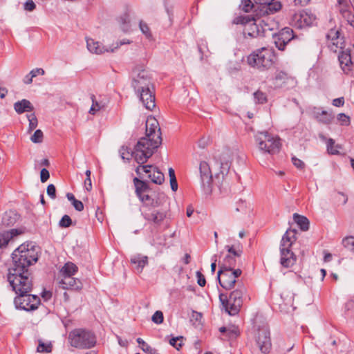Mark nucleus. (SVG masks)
Masks as SVG:
<instances>
[{
  "label": "nucleus",
  "instance_id": "obj_1",
  "mask_svg": "<svg viewBox=\"0 0 354 354\" xmlns=\"http://www.w3.org/2000/svg\"><path fill=\"white\" fill-rule=\"evenodd\" d=\"M162 143L160 127L153 117L146 121V136L141 138L136 145V161L143 164L153 154Z\"/></svg>",
  "mask_w": 354,
  "mask_h": 354
},
{
  "label": "nucleus",
  "instance_id": "obj_2",
  "mask_svg": "<svg viewBox=\"0 0 354 354\" xmlns=\"http://www.w3.org/2000/svg\"><path fill=\"white\" fill-rule=\"evenodd\" d=\"M37 260L38 256L34 250L27 248L24 244L21 245L12 252V263L9 266L8 271L30 272L28 270L29 266L36 263Z\"/></svg>",
  "mask_w": 354,
  "mask_h": 354
},
{
  "label": "nucleus",
  "instance_id": "obj_3",
  "mask_svg": "<svg viewBox=\"0 0 354 354\" xmlns=\"http://www.w3.org/2000/svg\"><path fill=\"white\" fill-rule=\"evenodd\" d=\"M7 281L12 290L17 295V301L24 297L23 293L31 292L33 288L32 277L30 272L8 271Z\"/></svg>",
  "mask_w": 354,
  "mask_h": 354
},
{
  "label": "nucleus",
  "instance_id": "obj_4",
  "mask_svg": "<svg viewBox=\"0 0 354 354\" xmlns=\"http://www.w3.org/2000/svg\"><path fill=\"white\" fill-rule=\"evenodd\" d=\"M246 293V288L242 283H238L237 288L231 292L229 297L221 293L219 299L225 311L230 315H236L239 313L243 305V297Z\"/></svg>",
  "mask_w": 354,
  "mask_h": 354
},
{
  "label": "nucleus",
  "instance_id": "obj_5",
  "mask_svg": "<svg viewBox=\"0 0 354 354\" xmlns=\"http://www.w3.org/2000/svg\"><path fill=\"white\" fill-rule=\"evenodd\" d=\"M68 341L73 347L79 349H88L95 346L96 337L91 330L76 328L69 333Z\"/></svg>",
  "mask_w": 354,
  "mask_h": 354
},
{
  "label": "nucleus",
  "instance_id": "obj_6",
  "mask_svg": "<svg viewBox=\"0 0 354 354\" xmlns=\"http://www.w3.org/2000/svg\"><path fill=\"white\" fill-rule=\"evenodd\" d=\"M275 61L274 50L265 47L257 50L248 57V62L250 66L261 70L270 68Z\"/></svg>",
  "mask_w": 354,
  "mask_h": 354
},
{
  "label": "nucleus",
  "instance_id": "obj_7",
  "mask_svg": "<svg viewBox=\"0 0 354 354\" xmlns=\"http://www.w3.org/2000/svg\"><path fill=\"white\" fill-rule=\"evenodd\" d=\"M259 149L263 153L275 154L281 147V139L268 131L259 132L255 136Z\"/></svg>",
  "mask_w": 354,
  "mask_h": 354
},
{
  "label": "nucleus",
  "instance_id": "obj_8",
  "mask_svg": "<svg viewBox=\"0 0 354 354\" xmlns=\"http://www.w3.org/2000/svg\"><path fill=\"white\" fill-rule=\"evenodd\" d=\"M131 86L136 93L144 89L153 88L152 77L150 73L142 66H136L131 73Z\"/></svg>",
  "mask_w": 354,
  "mask_h": 354
},
{
  "label": "nucleus",
  "instance_id": "obj_9",
  "mask_svg": "<svg viewBox=\"0 0 354 354\" xmlns=\"http://www.w3.org/2000/svg\"><path fill=\"white\" fill-rule=\"evenodd\" d=\"M241 270H226L219 268L217 272V279L219 284L225 290H230L234 287L236 279L241 276Z\"/></svg>",
  "mask_w": 354,
  "mask_h": 354
},
{
  "label": "nucleus",
  "instance_id": "obj_10",
  "mask_svg": "<svg viewBox=\"0 0 354 354\" xmlns=\"http://www.w3.org/2000/svg\"><path fill=\"white\" fill-rule=\"evenodd\" d=\"M23 297L17 302V296L14 298V304L17 309L32 311L37 309L40 304V298L30 292L23 293Z\"/></svg>",
  "mask_w": 354,
  "mask_h": 354
},
{
  "label": "nucleus",
  "instance_id": "obj_11",
  "mask_svg": "<svg viewBox=\"0 0 354 354\" xmlns=\"http://www.w3.org/2000/svg\"><path fill=\"white\" fill-rule=\"evenodd\" d=\"M151 207L142 212V215L145 220L154 226H160L166 218L167 212L163 209H156Z\"/></svg>",
  "mask_w": 354,
  "mask_h": 354
},
{
  "label": "nucleus",
  "instance_id": "obj_12",
  "mask_svg": "<svg viewBox=\"0 0 354 354\" xmlns=\"http://www.w3.org/2000/svg\"><path fill=\"white\" fill-rule=\"evenodd\" d=\"M214 160L218 167L220 169L219 174H216V178H219L222 175V178L226 176L230 170L231 166V155L229 149H225L221 153H216Z\"/></svg>",
  "mask_w": 354,
  "mask_h": 354
},
{
  "label": "nucleus",
  "instance_id": "obj_13",
  "mask_svg": "<svg viewBox=\"0 0 354 354\" xmlns=\"http://www.w3.org/2000/svg\"><path fill=\"white\" fill-rule=\"evenodd\" d=\"M257 344L262 353H268L271 349L270 330L268 326L259 328L256 337Z\"/></svg>",
  "mask_w": 354,
  "mask_h": 354
},
{
  "label": "nucleus",
  "instance_id": "obj_14",
  "mask_svg": "<svg viewBox=\"0 0 354 354\" xmlns=\"http://www.w3.org/2000/svg\"><path fill=\"white\" fill-rule=\"evenodd\" d=\"M139 200L142 203L143 207L145 209L151 207H159L163 205L167 201L168 198L164 193H158L154 197L147 192L138 197Z\"/></svg>",
  "mask_w": 354,
  "mask_h": 354
},
{
  "label": "nucleus",
  "instance_id": "obj_15",
  "mask_svg": "<svg viewBox=\"0 0 354 354\" xmlns=\"http://www.w3.org/2000/svg\"><path fill=\"white\" fill-rule=\"evenodd\" d=\"M315 19L313 14L301 10L292 16L290 24L297 28H302L311 26Z\"/></svg>",
  "mask_w": 354,
  "mask_h": 354
},
{
  "label": "nucleus",
  "instance_id": "obj_16",
  "mask_svg": "<svg viewBox=\"0 0 354 354\" xmlns=\"http://www.w3.org/2000/svg\"><path fill=\"white\" fill-rule=\"evenodd\" d=\"M201 187L203 191L209 194L212 192V174L207 162L201 161L199 165Z\"/></svg>",
  "mask_w": 354,
  "mask_h": 354
},
{
  "label": "nucleus",
  "instance_id": "obj_17",
  "mask_svg": "<svg viewBox=\"0 0 354 354\" xmlns=\"http://www.w3.org/2000/svg\"><path fill=\"white\" fill-rule=\"evenodd\" d=\"M140 171L147 174V178L155 184L161 185L165 180L164 174L156 167H153L152 165H147L139 166L136 169V171L138 175H140Z\"/></svg>",
  "mask_w": 354,
  "mask_h": 354
},
{
  "label": "nucleus",
  "instance_id": "obj_18",
  "mask_svg": "<svg viewBox=\"0 0 354 354\" xmlns=\"http://www.w3.org/2000/svg\"><path fill=\"white\" fill-rule=\"evenodd\" d=\"M257 4H259V13L260 15H272L281 8V4L279 1L274 0H253Z\"/></svg>",
  "mask_w": 354,
  "mask_h": 354
},
{
  "label": "nucleus",
  "instance_id": "obj_19",
  "mask_svg": "<svg viewBox=\"0 0 354 354\" xmlns=\"http://www.w3.org/2000/svg\"><path fill=\"white\" fill-rule=\"evenodd\" d=\"M136 94L147 109L152 110L156 106L154 86L137 92Z\"/></svg>",
  "mask_w": 354,
  "mask_h": 354
},
{
  "label": "nucleus",
  "instance_id": "obj_20",
  "mask_svg": "<svg viewBox=\"0 0 354 354\" xmlns=\"http://www.w3.org/2000/svg\"><path fill=\"white\" fill-rule=\"evenodd\" d=\"M337 8L341 15L354 27V15L351 13L350 2L348 0H337Z\"/></svg>",
  "mask_w": 354,
  "mask_h": 354
},
{
  "label": "nucleus",
  "instance_id": "obj_21",
  "mask_svg": "<svg viewBox=\"0 0 354 354\" xmlns=\"http://www.w3.org/2000/svg\"><path fill=\"white\" fill-rule=\"evenodd\" d=\"M339 65L345 74H348L353 66V62L349 50H342L338 55Z\"/></svg>",
  "mask_w": 354,
  "mask_h": 354
},
{
  "label": "nucleus",
  "instance_id": "obj_22",
  "mask_svg": "<svg viewBox=\"0 0 354 354\" xmlns=\"http://www.w3.org/2000/svg\"><path fill=\"white\" fill-rule=\"evenodd\" d=\"M328 40L330 41L328 44L330 48L333 51H336L337 48H342V39L339 38V32L336 29H330L326 35Z\"/></svg>",
  "mask_w": 354,
  "mask_h": 354
},
{
  "label": "nucleus",
  "instance_id": "obj_23",
  "mask_svg": "<svg viewBox=\"0 0 354 354\" xmlns=\"http://www.w3.org/2000/svg\"><path fill=\"white\" fill-rule=\"evenodd\" d=\"M59 283L62 285V288L64 289L73 290L77 291L82 290L83 287V284L79 279L68 276L62 278L60 280Z\"/></svg>",
  "mask_w": 354,
  "mask_h": 354
},
{
  "label": "nucleus",
  "instance_id": "obj_24",
  "mask_svg": "<svg viewBox=\"0 0 354 354\" xmlns=\"http://www.w3.org/2000/svg\"><path fill=\"white\" fill-rule=\"evenodd\" d=\"M239 8L244 12H252V15L256 16L257 18L265 15L259 13V4L252 1V0H241Z\"/></svg>",
  "mask_w": 354,
  "mask_h": 354
},
{
  "label": "nucleus",
  "instance_id": "obj_25",
  "mask_svg": "<svg viewBox=\"0 0 354 354\" xmlns=\"http://www.w3.org/2000/svg\"><path fill=\"white\" fill-rule=\"evenodd\" d=\"M275 46L280 50H284L288 44V28H283L279 33L273 35Z\"/></svg>",
  "mask_w": 354,
  "mask_h": 354
},
{
  "label": "nucleus",
  "instance_id": "obj_26",
  "mask_svg": "<svg viewBox=\"0 0 354 354\" xmlns=\"http://www.w3.org/2000/svg\"><path fill=\"white\" fill-rule=\"evenodd\" d=\"M86 46L88 50L91 53H95L97 55H100L104 53V52H114V49L110 48H106L102 46L100 42L95 41L93 39H86Z\"/></svg>",
  "mask_w": 354,
  "mask_h": 354
},
{
  "label": "nucleus",
  "instance_id": "obj_27",
  "mask_svg": "<svg viewBox=\"0 0 354 354\" xmlns=\"http://www.w3.org/2000/svg\"><path fill=\"white\" fill-rule=\"evenodd\" d=\"M130 263L136 266L135 268L138 272H141L148 264V257L140 254H134L131 257Z\"/></svg>",
  "mask_w": 354,
  "mask_h": 354
},
{
  "label": "nucleus",
  "instance_id": "obj_28",
  "mask_svg": "<svg viewBox=\"0 0 354 354\" xmlns=\"http://www.w3.org/2000/svg\"><path fill=\"white\" fill-rule=\"evenodd\" d=\"M288 242V230L285 232L284 234L282 236L281 244H280V254H281V259L280 263L284 267H288V248L286 247V243Z\"/></svg>",
  "mask_w": 354,
  "mask_h": 354
},
{
  "label": "nucleus",
  "instance_id": "obj_29",
  "mask_svg": "<svg viewBox=\"0 0 354 354\" xmlns=\"http://www.w3.org/2000/svg\"><path fill=\"white\" fill-rule=\"evenodd\" d=\"M19 218V215L14 211L6 212L2 216V225L5 227L12 226L16 223Z\"/></svg>",
  "mask_w": 354,
  "mask_h": 354
},
{
  "label": "nucleus",
  "instance_id": "obj_30",
  "mask_svg": "<svg viewBox=\"0 0 354 354\" xmlns=\"http://www.w3.org/2000/svg\"><path fill=\"white\" fill-rule=\"evenodd\" d=\"M19 234L20 232L17 229H12L9 231L0 233V248H6L10 240Z\"/></svg>",
  "mask_w": 354,
  "mask_h": 354
},
{
  "label": "nucleus",
  "instance_id": "obj_31",
  "mask_svg": "<svg viewBox=\"0 0 354 354\" xmlns=\"http://www.w3.org/2000/svg\"><path fill=\"white\" fill-rule=\"evenodd\" d=\"M14 108L15 111L19 114L24 112H30L34 109V107L30 102L26 99L15 102L14 104Z\"/></svg>",
  "mask_w": 354,
  "mask_h": 354
},
{
  "label": "nucleus",
  "instance_id": "obj_32",
  "mask_svg": "<svg viewBox=\"0 0 354 354\" xmlns=\"http://www.w3.org/2000/svg\"><path fill=\"white\" fill-rule=\"evenodd\" d=\"M293 222L299 227L303 232H306L309 230L310 222L307 217L295 213L292 216Z\"/></svg>",
  "mask_w": 354,
  "mask_h": 354
},
{
  "label": "nucleus",
  "instance_id": "obj_33",
  "mask_svg": "<svg viewBox=\"0 0 354 354\" xmlns=\"http://www.w3.org/2000/svg\"><path fill=\"white\" fill-rule=\"evenodd\" d=\"M133 183L136 188L135 192L138 197L147 192H149L150 188L149 184L147 182L140 180L136 177L133 178Z\"/></svg>",
  "mask_w": 354,
  "mask_h": 354
},
{
  "label": "nucleus",
  "instance_id": "obj_34",
  "mask_svg": "<svg viewBox=\"0 0 354 354\" xmlns=\"http://www.w3.org/2000/svg\"><path fill=\"white\" fill-rule=\"evenodd\" d=\"M77 270L78 268L75 263L72 262H67L61 268L59 272L62 278H64V277L73 276L76 272H77Z\"/></svg>",
  "mask_w": 354,
  "mask_h": 354
},
{
  "label": "nucleus",
  "instance_id": "obj_35",
  "mask_svg": "<svg viewBox=\"0 0 354 354\" xmlns=\"http://www.w3.org/2000/svg\"><path fill=\"white\" fill-rule=\"evenodd\" d=\"M245 34H248L250 37H257L263 35V31L262 27H259L255 21L250 24L244 32Z\"/></svg>",
  "mask_w": 354,
  "mask_h": 354
},
{
  "label": "nucleus",
  "instance_id": "obj_36",
  "mask_svg": "<svg viewBox=\"0 0 354 354\" xmlns=\"http://www.w3.org/2000/svg\"><path fill=\"white\" fill-rule=\"evenodd\" d=\"M236 257L232 254H227L221 263H219V268L226 270H234L236 266Z\"/></svg>",
  "mask_w": 354,
  "mask_h": 354
},
{
  "label": "nucleus",
  "instance_id": "obj_37",
  "mask_svg": "<svg viewBox=\"0 0 354 354\" xmlns=\"http://www.w3.org/2000/svg\"><path fill=\"white\" fill-rule=\"evenodd\" d=\"M317 120L324 124H329L333 119L332 113L327 112L326 111H322L321 112L317 111L315 113Z\"/></svg>",
  "mask_w": 354,
  "mask_h": 354
},
{
  "label": "nucleus",
  "instance_id": "obj_38",
  "mask_svg": "<svg viewBox=\"0 0 354 354\" xmlns=\"http://www.w3.org/2000/svg\"><path fill=\"white\" fill-rule=\"evenodd\" d=\"M256 18H257L254 15H248V16H238L236 17L233 21V24H241L246 25L252 21H256Z\"/></svg>",
  "mask_w": 354,
  "mask_h": 354
},
{
  "label": "nucleus",
  "instance_id": "obj_39",
  "mask_svg": "<svg viewBox=\"0 0 354 354\" xmlns=\"http://www.w3.org/2000/svg\"><path fill=\"white\" fill-rule=\"evenodd\" d=\"M136 342L140 346L141 349L147 354H160L157 349L151 347L146 343L142 338L138 337Z\"/></svg>",
  "mask_w": 354,
  "mask_h": 354
},
{
  "label": "nucleus",
  "instance_id": "obj_40",
  "mask_svg": "<svg viewBox=\"0 0 354 354\" xmlns=\"http://www.w3.org/2000/svg\"><path fill=\"white\" fill-rule=\"evenodd\" d=\"M136 147L134 148V151H131V149L127 147L122 146L120 150V156L123 160H129L132 157H134L136 159Z\"/></svg>",
  "mask_w": 354,
  "mask_h": 354
},
{
  "label": "nucleus",
  "instance_id": "obj_41",
  "mask_svg": "<svg viewBox=\"0 0 354 354\" xmlns=\"http://www.w3.org/2000/svg\"><path fill=\"white\" fill-rule=\"evenodd\" d=\"M274 305V309H278L279 311L285 313H287L286 304L285 302V299L283 298L282 295H280V297L275 298Z\"/></svg>",
  "mask_w": 354,
  "mask_h": 354
},
{
  "label": "nucleus",
  "instance_id": "obj_42",
  "mask_svg": "<svg viewBox=\"0 0 354 354\" xmlns=\"http://www.w3.org/2000/svg\"><path fill=\"white\" fill-rule=\"evenodd\" d=\"M120 28L123 32H127L130 29L129 16L125 14L120 17Z\"/></svg>",
  "mask_w": 354,
  "mask_h": 354
},
{
  "label": "nucleus",
  "instance_id": "obj_43",
  "mask_svg": "<svg viewBox=\"0 0 354 354\" xmlns=\"http://www.w3.org/2000/svg\"><path fill=\"white\" fill-rule=\"evenodd\" d=\"M37 351L39 353H50L52 351V345L50 343L46 344L41 340H39Z\"/></svg>",
  "mask_w": 354,
  "mask_h": 354
},
{
  "label": "nucleus",
  "instance_id": "obj_44",
  "mask_svg": "<svg viewBox=\"0 0 354 354\" xmlns=\"http://www.w3.org/2000/svg\"><path fill=\"white\" fill-rule=\"evenodd\" d=\"M344 246L351 252H354V236H350L342 240Z\"/></svg>",
  "mask_w": 354,
  "mask_h": 354
},
{
  "label": "nucleus",
  "instance_id": "obj_45",
  "mask_svg": "<svg viewBox=\"0 0 354 354\" xmlns=\"http://www.w3.org/2000/svg\"><path fill=\"white\" fill-rule=\"evenodd\" d=\"M254 98L256 103L264 104L267 102L266 93L261 91H257L254 93Z\"/></svg>",
  "mask_w": 354,
  "mask_h": 354
},
{
  "label": "nucleus",
  "instance_id": "obj_46",
  "mask_svg": "<svg viewBox=\"0 0 354 354\" xmlns=\"http://www.w3.org/2000/svg\"><path fill=\"white\" fill-rule=\"evenodd\" d=\"M91 100H92V106L89 110V113L94 115L95 113L98 111H100L101 109L104 107V105H101L98 102L95 100V97L94 95H91Z\"/></svg>",
  "mask_w": 354,
  "mask_h": 354
},
{
  "label": "nucleus",
  "instance_id": "obj_47",
  "mask_svg": "<svg viewBox=\"0 0 354 354\" xmlns=\"http://www.w3.org/2000/svg\"><path fill=\"white\" fill-rule=\"evenodd\" d=\"M183 336L172 337L169 340V344L178 351H179L183 345Z\"/></svg>",
  "mask_w": 354,
  "mask_h": 354
},
{
  "label": "nucleus",
  "instance_id": "obj_48",
  "mask_svg": "<svg viewBox=\"0 0 354 354\" xmlns=\"http://www.w3.org/2000/svg\"><path fill=\"white\" fill-rule=\"evenodd\" d=\"M139 27L142 32L145 35L147 39H150L152 37L151 30L147 24L144 22L143 21H140L139 24Z\"/></svg>",
  "mask_w": 354,
  "mask_h": 354
},
{
  "label": "nucleus",
  "instance_id": "obj_49",
  "mask_svg": "<svg viewBox=\"0 0 354 354\" xmlns=\"http://www.w3.org/2000/svg\"><path fill=\"white\" fill-rule=\"evenodd\" d=\"M28 120L29 121L28 126V131L30 132L33 131L37 126V119L35 115V113H31L27 115Z\"/></svg>",
  "mask_w": 354,
  "mask_h": 354
},
{
  "label": "nucleus",
  "instance_id": "obj_50",
  "mask_svg": "<svg viewBox=\"0 0 354 354\" xmlns=\"http://www.w3.org/2000/svg\"><path fill=\"white\" fill-rule=\"evenodd\" d=\"M73 222L71 217L68 215H64L59 222V225L61 227L66 228L72 225Z\"/></svg>",
  "mask_w": 354,
  "mask_h": 354
},
{
  "label": "nucleus",
  "instance_id": "obj_51",
  "mask_svg": "<svg viewBox=\"0 0 354 354\" xmlns=\"http://www.w3.org/2000/svg\"><path fill=\"white\" fill-rule=\"evenodd\" d=\"M44 134L41 130L37 129L31 136L30 140L34 143H41L43 141Z\"/></svg>",
  "mask_w": 354,
  "mask_h": 354
},
{
  "label": "nucleus",
  "instance_id": "obj_52",
  "mask_svg": "<svg viewBox=\"0 0 354 354\" xmlns=\"http://www.w3.org/2000/svg\"><path fill=\"white\" fill-rule=\"evenodd\" d=\"M225 248L229 252L228 254H232L234 257H240L243 253V250L241 249L236 250L234 245H226Z\"/></svg>",
  "mask_w": 354,
  "mask_h": 354
},
{
  "label": "nucleus",
  "instance_id": "obj_53",
  "mask_svg": "<svg viewBox=\"0 0 354 354\" xmlns=\"http://www.w3.org/2000/svg\"><path fill=\"white\" fill-rule=\"evenodd\" d=\"M151 319L154 323L157 324L162 323L164 319L162 312L160 310L156 311L155 313L153 315Z\"/></svg>",
  "mask_w": 354,
  "mask_h": 354
},
{
  "label": "nucleus",
  "instance_id": "obj_54",
  "mask_svg": "<svg viewBox=\"0 0 354 354\" xmlns=\"http://www.w3.org/2000/svg\"><path fill=\"white\" fill-rule=\"evenodd\" d=\"M239 334L238 328L232 327V328H228L227 330L226 335L230 339H234L236 338Z\"/></svg>",
  "mask_w": 354,
  "mask_h": 354
},
{
  "label": "nucleus",
  "instance_id": "obj_55",
  "mask_svg": "<svg viewBox=\"0 0 354 354\" xmlns=\"http://www.w3.org/2000/svg\"><path fill=\"white\" fill-rule=\"evenodd\" d=\"M291 160L293 165L298 169L301 170L305 168V163L301 160L296 158L295 156L292 157Z\"/></svg>",
  "mask_w": 354,
  "mask_h": 354
},
{
  "label": "nucleus",
  "instance_id": "obj_56",
  "mask_svg": "<svg viewBox=\"0 0 354 354\" xmlns=\"http://www.w3.org/2000/svg\"><path fill=\"white\" fill-rule=\"evenodd\" d=\"M335 144V141L333 139L330 138L327 142V150L331 154H337L339 153L338 150L334 148L333 145Z\"/></svg>",
  "mask_w": 354,
  "mask_h": 354
},
{
  "label": "nucleus",
  "instance_id": "obj_57",
  "mask_svg": "<svg viewBox=\"0 0 354 354\" xmlns=\"http://www.w3.org/2000/svg\"><path fill=\"white\" fill-rule=\"evenodd\" d=\"M47 194L52 199L56 198V188L53 184H50L47 187Z\"/></svg>",
  "mask_w": 354,
  "mask_h": 354
},
{
  "label": "nucleus",
  "instance_id": "obj_58",
  "mask_svg": "<svg viewBox=\"0 0 354 354\" xmlns=\"http://www.w3.org/2000/svg\"><path fill=\"white\" fill-rule=\"evenodd\" d=\"M338 120L341 122L342 125H348L350 123V118L344 113H339L337 115Z\"/></svg>",
  "mask_w": 354,
  "mask_h": 354
},
{
  "label": "nucleus",
  "instance_id": "obj_59",
  "mask_svg": "<svg viewBox=\"0 0 354 354\" xmlns=\"http://www.w3.org/2000/svg\"><path fill=\"white\" fill-rule=\"evenodd\" d=\"M50 178L49 171L46 169L43 168L40 171V180L41 183L46 182Z\"/></svg>",
  "mask_w": 354,
  "mask_h": 354
},
{
  "label": "nucleus",
  "instance_id": "obj_60",
  "mask_svg": "<svg viewBox=\"0 0 354 354\" xmlns=\"http://www.w3.org/2000/svg\"><path fill=\"white\" fill-rule=\"evenodd\" d=\"M196 277L198 284L201 287L205 286L206 283V280L205 276L200 271L196 272Z\"/></svg>",
  "mask_w": 354,
  "mask_h": 354
},
{
  "label": "nucleus",
  "instance_id": "obj_61",
  "mask_svg": "<svg viewBox=\"0 0 354 354\" xmlns=\"http://www.w3.org/2000/svg\"><path fill=\"white\" fill-rule=\"evenodd\" d=\"M36 5L32 0H28L24 3V9L27 11H32L35 9Z\"/></svg>",
  "mask_w": 354,
  "mask_h": 354
},
{
  "label": "nucleus",
  "instance_id": "obj_62",
  "mask_svg": "<svg viewBox=\"0 0 354 354\" xmlns=\"http://www.w3.org/2000/svg\"><path fill=\"white\" fill-rule=\"evenodd\" d=\"M344 104V98L343 97L335 98L333 100V105L335 106L340 107Z\"/></svg>",
  "mask_w": 354,
  "mask_h": 354
},
{
  "label": "nucleus",
  "instance_id": "obj_63",
  "mask_svg": "<svg viewBox=\"0 0 354 354\" xmlns=\"http://www.w3.org/2000/svg\"><path fill=\"white\" fill-rule=\"evenodd\" d=\"M72 205L75 209V210L78 212H81L84 209V204L82 203V201L79 200H76L75 201H74Z\"/></svg>",
  "mask_w": 354,
  "mask_h": 354
},
{
  "label": "nucleus",
  "instance_id": "obj_64",
  "mask_svg": "<svg viewBox=\"0 0 354 354\" xmlns=\"http://www.w3.org/2000/svg\"><path fill=\"white\" fill-rule=\"evenodd\" d=\"M30 73H32V77H37L38 75H44L45 73V71L43 68H35V69H32Z\"/></svg>",
  "mask_w": 354,
  "mask_h": 354
}]
</instances>
